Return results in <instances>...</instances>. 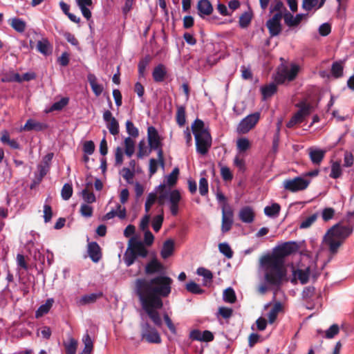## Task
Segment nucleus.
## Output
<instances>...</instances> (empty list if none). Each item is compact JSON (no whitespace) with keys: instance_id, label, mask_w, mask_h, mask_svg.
<instances>
[{"instance_id":"nucleus-1","label":"nucleus","mask_w":354,"mask_h":354,"mask_svg":"<svg viewBox=\"0 0 354 354\" xmlns=\"http://www.w3.org/2000/svg\"><path fill=\"white\" fill-rule=\"evenodd\" d=\"M172 282L170 277L162 274L151 279L139 278L135 281L134 292L142 308L157 326H161L162 324L157 310L163 306L162 298L170 295Z\"/></svg>"},{"instance_id":"nucleus-2","label":"nucleus","mask_w":354,"mask_h":354,"mask_svg":"<svg viewBox=\"0 0 354 354\" xmlns=\"http://www.w3.org/2000/svg\"><path fill=\"white\" fill-rule=\"evenodd\" d=\"M297 250L298 245L296 242H285L279 245L272 254L261 257L260 262L264 270V278L268 285L280 287L286 274L283 268L285 257L297 252Z\"/></svg>"},{"instance_id":"nucleus-3","label":"nucleus","mask_w":354,"mask_h":354,"mask_svg":"<svg viewBox=\"0 0 354 354\" xmlns=\"http://www.w3.org/2000/svg\"><path fill=\"white\" fill-rule=\"evenodd\" d=\"M339 222L329 228L324 237L325 244L328 245L331 254L337 253L339 248L344 241L353 233L351 227L349 228Z\"/></svg>"},{"instance_id":"nucleus-4","label":"nucleus","mask_w":354,"mask_h":354,"mask_svg":"<svg viewBox=\"0 0 354 354\" xmlns=\"http://www.w3.org/2000/svg\"><path fill=\"white\" fill-rule=\"evenodd\" d=\"M192 131L194 135L196 152L202 156L207 153L212 146V136L205 128L203 121L196 119L192 124Z\"/></svg>"},{"instance_id":"nucleus-5","label":"nucleus","mask_w":354,"mask_h":354,"mask_svg":"<svg viewBox=\"0 0 354 354\" xmlns=\"http://www.w3.org/2000/svg\"><path fill=\"white\" fill-rule=\"evenodd\" d=\"M299 110L293 115L291 119L288 122L286 127L292 128L295 124L301 123L304 121L306 117L308 116L313 110V106L311 104L305 101L300 102L296 104Z\"/></svg>"},{"instance_id":"nucleus-6","label":"nucleus","mask_w":354,"mask_h":354,"mask_svg":"<svg viewBox=\"0 0 354 354\" xmlns=\"http://www.w3.org/2000/svg\"><path fill=\"white\" fill-rule=\"evenodd\" d=\"M149 145L151 150L157 151L158 161L162 166H164L163 151L162 144L156 129L154 127H149L147 129Z\"/></svg>"},{"instance_id":"nucleus-7","label":"nucleus","mask_w":354,"mask_h":354,"mask_svg":"<svg viewBox=\"0 0 354 354\" xmlns=\"http://www.w3.org/2000/svg\"><path fill=\"white\" fill-rule=\"evenodd\" d=\"M310 184V180L297 176L293 178H288L283 180V188L290 192H297L306 189Z\"/></svg>"},{"instance_id":"nucleus-8","label":"nucleus","mask_w":354,"mask_h":354,"mask_svg":"<svg viewBox=\"0 0 354 354\" xmlns=\"http://www.w3.org/2000/svg\"><path fill=\"white\" fill-rule=\"evenodd\" d=\"M142 319V322L140 324L142 338L149 343L160 344L161 337L158 330L148 322H145L143 318Z\"/></svg>"},{"instance_id":"nucleus-9","label":"nucleus","mask_w":354,"mask_h":354,"mask_svg":"<svg viewBox=\"0 0 354 354\" xmlns=\"http://www.w3.org/2000/svg\"><path fill=\"white\" fill-rule=\"evenodd\" d=\"M299 72V66L296 64H292L290 68H283L279 70L273 78L277 84H281L286 80L292 81Z\"/></svg>"},{"instance_id":"nucleus-10","label":"nucleus","mask_w":354,"mask_h":354,"mask_svg":"<svg viewBox=\"0 0 354 354\" xmlns=\"http://www.w3.org/2000/svg\"><path fill=\"white\" fill-rule=\"evenodd\" d=\"M260 118V113L255 112L244 118L237 127L239 133H246L257 124Z\"/></svg>"},{"instance_id":"nucleus-11","label":"nucleus","mask_w":354,"mask_h":354,"mask_svg":"<svg viewBox=\"0 0 354 354\" xmlns=\"http://www.w3.org/2000/svg\"><path fill=\"white\" fill-rule=\"evenodd\" d=\"M169 209L173 216H176L178 213V205L181 200L180 193L177 189L169 190L168 198Z\"/></svg>"},{"instance_id":"nucleus-12","label":"nucleus","mask_w":354,"mask_h":354,"mask_svg":"<svg viewBox=\"0 0 354 354\" xmlns=\"http://www.w3.org/2000/svg\"><path fill=\"white\" fill-rule=\"evenodd\" d=\"M233 224V212L231 209H222V225L221 231L223 233L229 232Z\"/></svg>"},{"instance_id":"nucleus-13","label":"nucleus","mask_w":354,"mask_h":354,"mask_svg":"<svg viewBox=\"0 0 354 354\" xmlns=\"http://www.w3.org/2000/svg\"><path fill=\"white\" fill-rule=\"evenodd\" d=\"M306 14H297L293 16L290 12L286 11L283 15L285 24L290 28L298 26L301 21L306 17Z\"/></svg>"},{"instance_id":"nucleus-14","label":"nucleus","mask_w":354,"mask_h":354,"mask_svg":"<svg viewBox=\"0 0 354 354\" xmlns=\"http://www.w3.org/2000/svg\"><path fill=\"white\" fill-rule=\"evenodd\" d=\"M310 270V268L308 267L304 270L302 269H297L292 271L293 278L291 279V282L292 283H297V279L299 280L301 284H306L309 279Z\"/></svg>"},{"instance_id":"nucleus-15","label":"nucleus","mask_w":354,"mask_h":354,"mask_svg":"<svg viewBox=\"0 0 354 354\" xmlns=\"http://www.w3.org/2000/svg\"><path fill=\"white\" fill-rule=\"evenodd\" d=\"M88 254L91 259L95 263L98 262L101 259V249L97 242L92 241L88 243Z\"/></svg>"},{"instance_id":"nucleus-16","label":"nucleus","mask_w":354,"mask_h":354,"mask_svg":"<svg viewBox=\"0 0 354 354\" xmlns=\"http://www.w3.org/2000/svg\"><path fill=\"white\" fill-rule=\"evenodd\" d=\"M102 295L103 294L102 292L84 295L77 299L76 303L79 306L94 304L99 298L102 297Z\"/></svg>"},{"instance_id":"nucleus-17","label":"nucleus","mask_w":354,"mask_h":354,"mask_svg":"<svg viewBox=\"0 0 354 354\" xmlns=\"http://www.w3.org/2000/svg\"><path fill=\"white\" fill-rule=\"evenodd\" d=\"M239 217L240 220L245 223H251L254 219V212L250 206H244L241 208Z\"/></svg>"},{"instance_id":"nucleus-18","label":"nucleus","mask_w":354,"mask_h":354,"mask_svg":"<svg viewBox=\"0 0 354 354\" xmlns=\"http://www.w3.org/2000/svg\"><path fill=\"white\" fill-rule=\"evenodd\" d=\"M129 243L131 244V247L133 249L137 257H141L145 258L148 254V251L145 248L144 243L140 241H137L134 237H132L129 240Z\"/></svg>"},{"instance_id":"nucleus-19","label":"nucleus","mask_w":354,"mask_h":354,"mask_svg":"<svg viewBox=\"0 0 354 354\" xmlns=\"http://www.w3.org/2000/svg\"><path fill=\"white\" fill-rule=\"evenodd\" d=\"M48 128V124L44 122H37L32 119H28L21 130L41 131Z\"/></svg>"},{"instance_id":"nucleus-20","label":"nucleus","mask_w":354,"mask_h":354,"mask_svg":"<svg viewBox=\"0 0 354 354\" xmlns=\"http://www.w3.org/2000/svg\"><path fill=\"white\" fill-rule=\"evenodd\" d=\"M326 151L319 148L311 147L309 149V157L314 165H320L323 160Z\"/></svg>"},{"instance_id":"nucleus-21","label":"nucleus","mask_w":354,"mask_h":354,"mask_svg":"<svg viewBox=\"0 0 354 354\" xmlns=\"http://www.w3.org/2000/svg\"><path fill=\"white\" fill-rule=\"evenodd\" d=\"M197 10L201 17L208 16L212 14L213 7L209 0H200L197 4Z\"/></svg>"},{"instance_id":"nucleus-22","label":"nucleus","mask_w":354,"mask_h":354,"mask_svg":"<svg viewBox=\"0 0 354 354\" xmlns=\"http://www.w3.org/2000/svg\"><path fill=\"white\" fill-rule=\"evenodd\" d=\"M167 75V69L164 64H158L153 70L152 77L156 82H162L164 81Z\"/></svg>"},{"instance_id":"nucleus-23","label":"nucleus","mask_w":354,"mask_h":354,"mask_svg":"<svg viewBox=\"0 0 354 354\" xmlns=\"http://www.w3.org/2000/svg\"><path fill=\"white\" fill-rule=\"evenodd\" d=\"M174 250V242L171 239H167L163 243L160 255L162 259H166L172 255Z\"/></svg>"},{"instance_id":"nucleus-24","label":"nucleus","mask_w":354,"mask_h":354,"mask_svg":"<svg viewBox=\"0 0 354 354\" xmlns=\"http://www.w3.org/2000/svg\"><path fill=\"white\" fill-rule=\"evenodd\" d=\"M88 81L90 84L91 89L96 96H99L103 91V86L102 84L97 83V78L94 74L89 73L87 75Z\"/></svg>"},{"instance_id":"nucleus-25","label":"nucleus","mask_w":354,"mask_h":354,"mask_svg":"<svg viewBox=\"0 0 354 354\" xmlns=\"http://www.w3.org/2000/svg\"><path fill=\"white\" fill-rule=\"evenodd\" d=\"M10 26L17 32L22 33L26 28V23L20 18L14 17L8 20Z\"/></svg>"},{"instance_id":"nucleus-26","label":"nucleus","mask_w":354,"mask_h":354,"mask_svg":"<svg viewBox=\"0 0 354 354\" xmlns=\"http://www.w3.org/2000/svg\"><path fill=\"white\" fill-rule=\"evenodd\" d=\"M162 268V265L157 259H153L146 265L145 272L147 274H154L161 272Z\"/></svg>"},{"instance_id":"nucleus-27","label":"nucleus","mask_w":354,"mask_h":354,"mask_svg":"<svg viewBox=\"0 0 354 354\" xmlns=\"http://www.w3.org/2000/svg\"><path fill=\"white\" fill-rule=\"evenodd\" d=\"M53 303L54 299L53 298H49L46 299L45 304H41L35 311V317L39 318L44 316V315L47 314L52 308Z\"/></svg>"},{"instance_id":"nucleus-28","label":"nucleus","mask_w":354,"mask_h":354,"mask_svg":"<svg viewBox=\"0 0 354 354\" xmlns=\"http://www.w3.org/2000/svg\"><path fill=\"white\" fill-rule=\"evenodd\" d=\"M137 256L131 247V244L129 243L128 248L124 254V261L127 267L131 266L136 261Z\"/></svg>"},{"instance_id":"nucleus-29","label":"nucleus","mask_w":354,"mask_h":354,"mask_svg":"<svg viewBox=\"0 0 354 354\" xmlns=\"http://www.w3.org/2000/svg\"><path fill=\"white\" fill-rule=\"evenodd\" d=\"M266 26L271 37L277 36L281 31V22H275L268 19L266 22Z\"/></svg>"},{"instance_id":"nucleus-30","label":"nucleus","mask_w":354,"mask_h":354,"mask_svg":"<svg viewBox=\"0 0 354 354\" xmlns=\"http://www.w3.org/2000/svg\"><path fill=\"white\" fill-rule=\"evenodd\" d=\"M277 85L274 83H270L261 87V92L264 100L272 96L277 92Z\"/></svg>"},{"instance_id":"nucleus-31","label":"nucleus","mask_w":354,"mask_h":354,"mask_svg":"<svg viewBox=\"0 0 354 354\" xmlns=\"http://www.w3.org/2000/svg\"><path fill=\"white\" fill-rule=\"evenodd\" d=\"M151 60V57L149 55H145L143 58H142L138 65V74L140 77H144L145 75V72L147 66L150 63Z\"/></svg>"},{"instance_id":"nucleus-32","label":"nucleus","mask_w":354,"mask_h":354,"mask_svg":"<svg viewBox=\"0 0 354 354\" xmlns=\"http://www.w3.org/2000/svg\"><path fill=\"white\" fill-rule=\"evenodd\" d=\"M281 207L278 203H273L270 206L264 208V214L270 218L277 217L279 214Z\"/></svg>"},{"instance_id":"nucleus-33","label":"nucleus","mask_w":354,"mask_h":354,"mask_svg":"<svg viewBox=\"0 0 354 354\" xmlns=\"http://www.w3.org/2000/svg\"><path fill=\"white\" fill-rule=\"evenodd\" d=\"M69 102V98L64 97L61 98L57 102H54L50 109L47 111H46V113L53 112L54 111H61L68 104Z\"/></svg>"},{"instance_id":"nucleus-34","label":"nucleus","mask_w":354,"mask_h":354,"mask_svg":"<svg viewBox=\"0 0 354 354\" xmlns=\"http://www.w3.org/2000/svg\"><path fill=\"white\" fill-rule=\"evenodd\" d=\"M342 174V169L340 162L338 161L333 162L330 167V173L329 176L332 178L337 179Z\"/></svg>"},{"instance_id":"nucleus-35","label":"nucleus","mask_w":354,"mask_h":354,"mask_svg":"<svg viewBox=\"0 0 354 354\" xmlns=\"http://www.w3.org/2000/svg\"><path fill=\"white\" fill-rule=\"evenodd\" d=\"M51 201L50 196H48L45 201L44 205V219L45 223H48L52 218L53 211L52 208L50 205V202Z\"/></svg>"},{"instance_id":"nucleus-36","label":"nucleus","mask_w":354,"mask_h":354,"mask_svg":"<svg viewBox=\"0 0 354 354\" xmlns=\"http://www.w3.org/2000/svg\"><path fill=\"white\" fill-rule=\"evenodd\" d=\"M281 308L282 306L281 303L277 302L274 304V306L268 313V318L270 324L274 323V322L277 319L278 313L281 311Z\"/></svg>"},{"instance_id":"nucleus-37","label":"nucleus","mask_w":354,"mask_h":354,"mask_svg":"<svg viewBox=\"0 0 354 354\" xmlns=\"http://www.w3.org/2000/svg\"><path fill=\"white\" fill-rule=\"evenodd\" d=\"M319 213L316 212L308 217L305 218L299 224L300 229H306L310 227L317 219Z\"/></svg>"},{"instance_id":"nucleus-38","label":"nucleus","mask_w":354,"mask_h":354,"mask_svg":"<svg viewBox=\"0 0 354 354\" xmlns=\"http://www.w3.org/2000/svg\"><path fill=\"white\" fill-rule=\"evenodd\" d=\"M179 174V169L178 167H175L172 171L165 177V183L166 185L169 186L174 185L178 179V176Z\"/></svg>"},{"instance_id":"nucleus-39","label":"nucleus","mask_w":354,"mask_h":354,"mask_svg":"<svg viewBox=\"0 0 354 354\" xmlns=\"http://www.w3.org/2000/svg\"><path fill=\"white\" fill-rule=\"evenodd\" d=\"M223 300L227 303H234L236 301V297L234 289L231 287L225 289L223 292Z\"/></svg>"},{"instance_id":"nucleus-40","label":"nucleus","mask_w":354,"mask_h":354,"mask_svg":"<svg viewBox=\"0 0 354 354\" xmlns=\"http://www.w3.org/2000/svg\"><path fill=\"white\" fill-rule=\"evenodd\" d=\"M343 64L341 62H335L332 64L331 73L333 76L339 78L343 75Z\"/></svg>"},{"instance_id":"nucleus-41","label":"nucleus","mask_w":354,"mask_h":354,"mask_svg":"<svg viewBox=\"0 0 354 354\" xmlns=\"http://www.w3.org/2000/svg\"><path fill=\"white\" fill-rule=\"evenodd\" d=\"M186 289L188 292L192 294L201 295L205 292V290L202 289L198 283L193 281L187 283Z\"/></svg>"},{"instance_id":"nucleus-42","label":"nucleus","mask_w":354,"mask_h":354,"mask_svg":"<svg viewBox=\"0 0 354 354\" xmlns=\"http://www.w3.org/2000/svg\"><path fill=\"white\" fill-rule=\"evenodd\" d=\"M124 146H125V154L128 157H131L135 151V143L133 140L130 138L127 137L124 140Z\"/></svg>"},{"instance_id":"nucleus-43","label":"nucleus","mask_w":354,"mask_h":354,"mask_svg":"<svg viewBox=\"0 0 354 354\" xmlns=\"http://www.w3.org/2000/svg\"><path fill=\"white\" fill-rule=\"evenodd\" d=\"M186 122L185 109L183 106H179L176 112V122L180 127H183Z\"/></svg>"},{"instance_id":"nucleus-44","label":"nucleus","mask_w":354,"mask_h":354,"mask_svg":"<svg viewBox=\"0 0 354 354\" xmlns=\"http://www.w3.org/2000/svg\"><path fill=\"white\" fill-rule=\"evenodd\" d=\"M106 125L111 134L116 136L119 133V123L115 118H113L112 120L106 122Z\"/></svg>"},{"instance_id":"nucleus-45","label":"nucleus","mask_w":354,"mask_h":354,"mask_svg":"<svg viewBox=\"0 0 354 354\" xmlns=\"http://www.w3.org/2000/svg\"><path fill=\"white\" fill-rule=\"evenodd\" d=\"M335 211L333 207H325L322 209L321 216L324 222L333 219L335 216Z\"/></svg>"},{"instance_id":"nucleus-46","label":"nucleus","mask_w":354,"mask_h":354,"mask_svg":"<svg viewBox=\"0 0 354 354\" xmlns=\"http://www.w3.org/2000/svg\"><path fill=\"white\" fill-rule=\"evenodd\" d=\"M218 250L225 257L230 259L233 256V252L227 243H221L218 245Z\"/></svg>"},{"instance_id":"nucleus-47","label":"nucleus","mask_w":354,"mask_h":354,"mask_svg":"<svg viewBox=\"0 0 354 354\" xmlns=\"http://www.w3.org/2000/svg\"><path fill=\"white\" fill-rule=\"evenodd\" d=\"M73 194V187L71 184L66 183L64 185L62 191H61V196L62 198L67 201L68 200Z\"/></svg>"},{"instance_id":"nucleus-48","label":"nucleus","mask_w":354,"mask_h":354,"mask_svg":"<svg viewBox=\"0 0 354 354\" xmlns=\"http://www.w3.org/2000/svg\"><path fill=\"white\" fill-rule=\"evenodd\" d=\"M126 129L130 137L136 138L139 135L138 128L135 127L134 124L131 120L126 122Z\"/></svg>"},{"instance_id":"nucleus-49","label":"nucleus","mask_w":354,"mask_h":354,"mask_svg":"<svg viewBox=\"0 0 354 354\" xmlns=\"http://www.w3.org/2000/svg\"><path fill=\"white\" fill-rule=\"evenodd\" d=\"M236 146L239 151L243 152L250 148V144L248 138H241L237 140Z\"/></svg>"},{"instance_id":"nucleus-50","label":"nucleus","mask_w":354,"mask_h":354,"mask_svg":"<svg viewBox=\"0 0 354 354\" xmlns=\"http://www.w3.org/2000/svg\"><path fill=\"white\" fill-rule=\"evenodd\" d=\"M339 326L334 324L325 331L324 337L326 339H332L339 333Z\"/></svg>"},{"instance_id":"nucleus-51","label":"nucleus","mask_w":354,"mask_h":354,"mask_svg":"<svg viewBox=\"0 0 354 354\" xmlns=\"http://www.w3.org/2000/svg\"><path fill=\"white\" fill-rule=\"evenodd\" d=\"M37 50L43 55L49 53V42L47 40L39 41L37 44Z\"/></svg>"},{"instance_id":"nucleus-52","label":"nucleus","mask_w":354,"mask_h":354,"mask_svg":"<svg viewBox=\"0 0 354 354\" xmlns=\"http://www.w3.org/2000/svg\"><path fill=\"white\" fill-rule=\"evenodd\" d=\"M196 273L199 276L203 277L204 279L208 281H211L213 278L212 272L203 267H200L197 269Z\"/></svg>"},{"instance_id":"nucleus-53","label":"nucleus","mask_w":354,"mask_h":354,"mask_svg":"<svg viewBox=\"0 0 354 354\" xmlns=\"http://www.w3.org/2000/svg\"><path fill=\"white\" fill-rule=\"evenodd\" d=\"M93 212V210L91 206L85 203L81 205L80 212L82 216L89 218L92 216Z\"/></svg>"},{"instance_id":"nucleus-54","label":"nucleus","mask_w":354,"mask_h":354,"mask_svg":"<svg viewBox=\"0 0 354 354\" xmlns=\"http://www.w3.org/2000/svg\"><path fill=\"white\" fill-rule=\"evenodd\" d=\"M163 219L162 214L157 215L153 218L152 221V227L156 232H158L161 228Z\"/></svg>"},{"instance_id":"nucleus-55","label":"nucleus","mask_w":354,"mask_h":354,"mask_svg":"<svg viewBox=\"0 0 354 354\" xmlns=\"http://www.w3.org/2000/svg\"><path fill=\"white\" fill-rule=\"evenodd\" d=\"M77 341L71 338L68 343L65 344L66 352L67 354H76V348H77Z\"/></svg>"},{"instance_id":"nucleus-56","label":"nucleus","mask_w":354,"mask_h":354,"mask_svg":"<svg viewBox=\"0 0 354 354\" xmlns=\"http://www.w3.org/2000/svg\"><path fill=\"white\" fill-rule=\"evenodd\" d=\"M318 0H303L302 8L306 11H310L313 8L316 10Z\"/></svg>"},{"instance_id":"nucleus-57","label":"nucleus","mask_w":354,"mask_h":354,"mask_svg":"<svg viewBox=\"0 0 354 354\" xmlns=\"http://www.w3.org/2000/svg\"><path fill=\"white\" fill-rule=\"evenodd\" d=\"M83 200L87 203H92L95 201V196L93 192H88L86 189L82 191Z\"/></svg>"},{"instance_id":"nucleus-58","label":"nucleus","mask_w":354,"mask_h":354,"mask_svg":"<svg viewBox=\"0 0 354 354\" xmlns=\"http://www.w3.org/2000/svg\"><path fill=\"white\" fill-rule=\"evenodd\" d=\"M252 19L251 15L248 12H244L239 18V26L241 28H246Z\"/></svg>"},{"instance_id":"nucleus-59","label":"nucleus","mask_w":354,"mask_h":354,"mask_svg":"<svg viewBox=\"0 0 354 354\" xmlns=\"http://www.w3.org/2000/svg\"><path fill=\"white\" fill-rule=\"evenodd\" d=\"M199 192L201 195L205 196L208 193V181L202 177L199 180Z\"/></svg>"},{"instance_id":"nucleus-60","label":"nucleus","mask_w":354,"mask_h":354,"mask_svg":"<svg viewBox=\"0 0 354 354\" xmlns=\"http://www.w3.org/2000/svg\"><path fill=\"white\" fill-rule=\"evenodd\" d=\"M346 222V226L351 228L352 232L354 230V210L353 212H348L346 214L345 218L344 220Z\"/></svg>"},{"instance_id":"nucleus-61","label":"nucleus","mask_w":354,"mask_h":354,"mask_svg":"<svg viewBox=\"0 0 354 354\" xmlns=\"http://www.w3.org/2000/svg\"><path fill=\"white\" fill-rule=\"evenodd\" d=\"M315 292V288L313 286L306 287L304 289L302 294H301L302 298L306 300L311 299L313 297Z\"/></svg>"},{"instance_id":"nucleus-62","label":"nucleus","mask_w":354,"mask_h":354,"mask_svg":"<svg viewBox=\"0 0 354 354\" xmlns=\"http://www.w3.org/2000/svg\"><path fill=\"white\" fill-rule=\"evenodd\" d=\"M221 175L224 180H231L233 175L229 167L224 166L221 168Z\"/></svg>"},{"instance_id":"nucleus-63","label":"nucleus","mask_w":354,"mask_h":354,"mask_svg":"<svg viewBox=\"0 0 354 354\" xmlns=\"http://www.w3.org/2000/svg\"><path fill=\"white\" fill-rule=\"evenodd\" d=\"M83 151L87 155L93 154L95 151L94 142L91 140L85 142L83 146Z\"/></svg>"},{"instance_id":"nucleus-64","label":"nucleus","mask_w":354,"mask_h":354,"mask_svg":"<svg viewBox=\"0 0 354 354\" xmlns=\"http://www.w3.org/2000/svg\"><path fill=\"white\" fill-rule=\"evenodd\" d=\"M136 0H125L124 5L122 8V12L124 15H127L133 8Z\"/></svg>"}]
</instances>
